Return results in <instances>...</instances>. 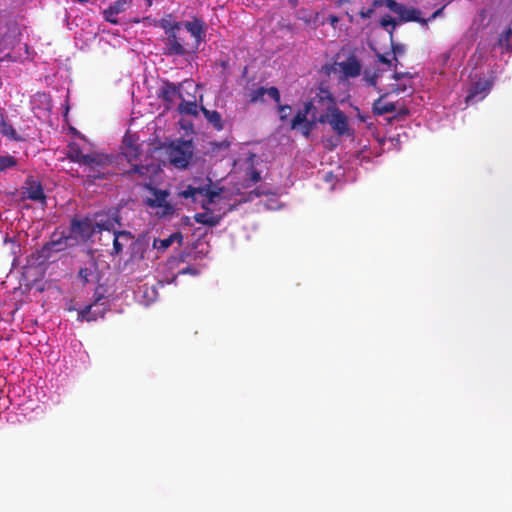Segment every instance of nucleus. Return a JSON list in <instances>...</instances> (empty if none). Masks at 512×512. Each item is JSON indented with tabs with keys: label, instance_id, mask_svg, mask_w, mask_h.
Masks as SVG:
<instances>
[{
	"label": "nucleus",
	"instance_id": "nucleus-18",
	"mask_svg": "<svg viewBox=\"0 0 512 512\" xmlns=\"http://www.w3.org/2000/svg\"><path fill=\"white\" fill-rule=\"evenodd\" d=\"M266 94L269 95L276 103L280 102V92L275 86L270 88L259 87L252 90L249 94V100L251 103L261 102Z\"/></svg>",
	"mask_w": 512,
	"mask_h": 512
},
{
	"label": "nucleus",
	"instance_id": "nucleus-36",
	"mask_svg": "<svg viewBox=\"0 0 512 512\" xmlns=\"http://www.w3.org/2000/svg\"><path fill=\"white\" fill-rule=\"evenodd\" d=\"M277 104H278V111L280 113V120L283 121L287 118V116H288L287 111L291 110V106L288 104L282 105V104H280V102Z\"/></svg>",
	"mask_w": 512,
	"mask_h": 512
},
{
	"label": "nucleus",
	"instance_id": "nucleus-13",
	"mask_svg": "<svg viewBox=\"0 0 512 512\" xmlns=\"http://www.w3.org/2000/svg\"><path fill=\"white\" fill-rule=\"evenodd\" d=\"M492 85L493 82L491 80H478L474 82L465 97V102L469 104L482 100L489 93Z\"/></svg>",
	"mask_w": 512,
	"mask_h": 512
},
{
	"label": "nucleus",
	"instance_id": "nucleus-26",
	"mask_svg": "<svg viewBox=\"0 0 512 512\" xmlns=\"http://www.w3.org/2000/svg\"><path fill=\"white\" fill-rule=\"evenodd\" d=\"M124 10L123 4L116 3L114 5L109 6L103 11L104 19L112 24H118L119 21L117 19V15Z\"/></svg>",
	"mask_w": 512,
	"mask_h": 512
},
{
	"label": "nucleus",
	"instance_id": "nucleus-54",
	"mask_svg": "<svg viewBox=\"0 0 512 512\" xmlns=\"http://www.w3.org/2000/svg\"><path fill=\"white\" fill-rule=\"evenodd\" d=\"M397 90H398V91H403V92H404V91L406 90V87H405V86H403V87H401V88L399 87Z\"/></svg>",
	"mask_w": 512,
	"mask_h": 512
},
{
	"label": "nucleus",
	"instance_id": "nucleus-16",
	"mask_svg": "<svg viewBox=\"0 0 512 512\" xmlns=\"http://www.w3.org/2000/svg\"><path fill=\"white\" fill-rule=\"evenodd\" d=\"M338 66L347 78H355L361 74L362 65L355 55H350L345 61L339 62Z\"/></svg>",
	"mask_w": 512,
	"mask_h": 512
},
{
	"label": "nucleus",
	"instance_id": "nucleus-1",
	"mask_svg": "<svg viewBox=\"0 0 512 512\" xmlns=\"http://www.w3.org/2000/svg\"><path fill=\"white\" fill-rule=\"evenodd\" d=\"M206 36V24L201 18L184 21L164 40V54L185 56L198 50Z\"/></svg>",
	"mask_w": 512,
	"mask_h": 512
},
{
	"label": "nucleus",
	"instance_id": "nucleus-40",
	"mask_svg": "<svg viewBox=\"0 0 512 512\" xmlns=\"http://www.w3.org/2000/svg\"><path fill=\"white\" fill-rule=\"evenodd\" d=\"M249 180L252 182V183H257L261 180V174L259 171L255 170V169H251V171L249 172Z\"/></svg>",
	"mask_w": 512,
	"mask_h": 512
},
{
	"label": "nucleus",
	"instance_id": "nucleus-2",
	"mask_svg": "<svg viewBox=\"0 0 512 512\" xmlns=\"http://www.w3.org/2000/svg\"><path fill=\"white\" fill-rule=\"evenodd\" d=\"M93 298L94 300L91 304L86 305L78 311L77 319L79 321H96L99 318H103L106 311L109 309V302L101 287L96 288Z\"/></svg>",
	"mask_w": 512,
	"mask_h": 512
},
{
	"label": "nucleus",
	"instance_id": "nucleus-30",
	"mask_svg": "<svg viewBox=\"0 0 512 512\" xmlns=\"http://www.w3.org/2000/svg\"><path fill=\"white\" fill-rule=\"evenodd\" d=\"M131 248V259H143L144 258V244L141 241L135 240L134 238L130 242Z\"/></svg>",
	"mask_w": 512,
	"mask_h": 512
},
{
	"label": "nucleus",
	"instance_id": "nucleus-20",
	"mask_svg": "<svg viewBox=\"0 0 512 512\" xmlns=\"http://www.w3.org/2000/svg\"><path fill=\"white\" fill-rule=\"evenodd\" d=\"M113 249L111 255H119L126 245H130L133 235L129 231H114Z\"/></svg>",
	"mask_w": 512,
	"mask_h": 512
},
{
	"label": "nucleus",
	"instance_id": "nucleus-47",
	"mask_svg": "<svg viewBox=\"0 0 512 512\" xmlns=\"http://www.w3.org/2000/svg\"><path fill=\"white\" fill-rule=\"evenodd\" d=\"M327 21L333 26L335 27L336 24L339 22V17L336 16V15H330L327 19Z\"/></svg>",
	"mask_w": 512,
	"mask_h": 512
},
{
	"label": "nucleus",
	"instance_id": "nucleus-28",
	"mask_svg": "<svg viewBox=\"0 0 512 512\" xmlns=\"http://www.w3.org/2000/svg\"><path fill=\"white\" fill-rule=\"evenodd\" d=\"M87 154H84L78 145L73 144L69 146L67 157L76 163L84 165Z\"/></svg>",
	"mask_w": 512,
	"mask_h": 512
},
{
	"label": "nucleus",
	"instance_id": "nucleus-33",
	"mask_svg": "<svg viewBox=\"0 0 512 512\" xmlns=\"http://www.w3.org/2000/svg\"><path fill=\"white\" fill-rule=\"evenodd\" d=\"M17 161L13 156H0V171L16 166Z\"/></svg>",
	"mask_w": 512,
	"mask_h": 512
},
{
	"label": "nucleus",
	"instance_id": "nucleus-23",
	"mask_svg": "<svg viewBox=\"0 0 512 512\" xmlns=\"http://www.w3.org/2000/svg\"><path fill=\"white\" fill-rule=\"evenodd\" d=\"M201 112L203 113L206 120L218 131H221L224 126L222 122L221 114L216 110H209L204 106L200 107Z\"/></svg>",
	"mask_w": 512,
	"mask_h": 512
},
{
	"label": "nucleus",
	"instance_id": "nucleus-43",
	"mask_svg": "<svg viewBox=\"0 0 512 512\" xmlns=\"http://www.w3.org/2000/svg\"><path fill=\"white\" fill-rule=\"evenodd\" d=\"M374 12V9L373 8H369V9H362L360 12H359V15L366 19V18H370L372 16Z\"/></svg>",
	"mask_w": 512,
	"mask_h": 512
},
{
	"label": "nucleus",
	"instance_id": "nucleus-22",
	"mask_svg": "<svg viewBox=\"0 0 512 512\" xmlns=\"http://www.w3.org/2000/svg\"><path fill=\"white\" fill-rule=\"evenodd\" d=\"M314 108V103L306 102L303 106V109L299 110L296 115L293 117L291 121V128L297 129L302 122H306L308 120V115L312 116Z\"/></svg>",
	"mask_w": 512,
	"mask_h": 512
},
{
	"label": "nucleus",
	"instance_id": "nucleus-51",
	"mask_svg": "<svg viewBox=\"0 0 512 512\" xmlns=\"http://www.w3.org/2000/svg\"><path fill=\"white\" fill-rule=\"evenodd\" d=\"M6 121L5 116L2 112H0V125Z\"/></svg>",
	"mask_w": 512,
	"mask_h": 512
},
{
	"label": "nucleus",
	"instance_id": "nucleus-7",
	"mask_svg": "<svg viewBox=\"0 0 512 512\" xmlns=\"http://www.w3.org/2000/svg\"><path fill=\"white\" fill-rule=\"evenodd\" d=\"M318 120L321 124L328 123L338 136H344L349 133L348 117L339 107L336 108V111H332L331 113L319 114Z\"/></svg>",
	"mask_w": 512,
	"mask_h": 512
},
{
	"label": "nucleus",
	"instance_id": "nucleus-3",
	"mask_svg": "<svg viewBox=\"0 0 512 512\" xmlns=\"http://www.w3.org/2000/svg\"><path fill=\"white\" fill-rule=\"evenodd\" d=\"M194 146L190 140H177L170 143L167 155L170 163L179 169H185L193 156Z\"/></svg>",
	"mask_w": 512,
	"mask_h": 512
},
{
	"label": "nucleus",
	"instance_id": "nucleus-53",
	"mask_svg": "<svg viewBox=\"0 0 512 512\" xmlns=\"http://www.w3.org/2000/svg\"><path fill=\"white\" fill-rule=\"evenodd\" d=\"M219 146H221V147H228V146H229V144H228V143L223 142V143H221Z\"/></svg>",
	"mask_w": 512,
	"mask_h": 512
},
{
	"label": "nucleus",
	"instance_id": "nucleus-11",
	"mask_svg": "<svg viewBox=\"0 0 512 512\" xmlns=\"http://www.w3.org/2000/svg\"><path fill=\"white\" fill-rule=\"evenodd\" d=\"M120 220L116 212L113 214L101 212L95 215L94 228L95 232L117 231L116 227L120 226Z\"/></svg>",
	"mask_w": 512,
	"mask_h": 512
},
{
	"label": "nucleus",
	"instance_id": "nucleus-17",
	"mask_svg": "<svg viewBox=\"0 0 512 512\" xmlns=\"http://www.w3.org/2000/svg\"><path fill=\"white\" fill-rule=\"evenodd\" d=\"M182 86V84H174L172 82H169V81H165L162 85V87L160 88V91H159V97L167 104V105H172L173 102H174V99L176 97L182 99V93L180 92V87Z\"/></svg>",
	"mask_w": 512,
	"mask_h": 512
},
{
	"label": "nucleus",
	"instance_id": "nucleus-35",
	"mask_svg": "<svg viewBox=\"0 0 512 512\" xmlns=\"http://www.w3.org/2000/svg\"><path fill=\"white\" fill-rule=\"evenodd\" d=\"M185 274H190L192 276H197L200 274V271L199 269L195 268V267H191V266H187L181 270L178 271L177 275H185Z\"/></svg>",
	"mask_w": 512,
	"mask_h": 512
},
{
	"label": "nucleus",
	"instance_id": "nucleus-9",
	"mask_svg": "<svg viewBox=\"0 0 512 512\" xmlns=\"http://www.w3.org/2000/svg\"><path fill=\"white\" fill-rule=\"evenodd\" d=\"M308 102L314 103L313 111L316 115L328 114L332 111H336L337 103L332 93L325 88H319L315 96Z\"/></svg>",
	"mask_w": 512,
	"mask_h": 512
},
{
	"label": "nucleus",
	"instance_id": "nucleus-12",
	"mask_svg": "<svg viewBox=\"0 0 512 512\" xmlns=\"http://www.w3.org/2000/svg\"><path fill=\"white\" fill-rule=\"evenodd\" d=\"M70 231L73 235L87 240L95 233L94 223L87 217L84 219L73 218L70 222Z\"/></svg>",
	"mask_w": 512,
	"mask_h": 512
},
{
	"label": "nucleus",
	"instance_id": "nucleus-50",
	"mask_svg": "<svg viewBox=\"0 0 512 512\" xmlns=\"http://www.w3.org/2000/svg\"><path fill=\"white\" fill-rule=\"evenodd\" d=\"M288 3L291 7L295 8L298 5L299 0H288Z\"/></svg>",
	"mask_w": 512,
	"mask_h": 512
},
{
	"label": "nucleus",
	"instance_id": "nucleus-14",
	"mask_svg": "<svg viewBox=\"0 0 512 512\" xmlns=\"http://www.w3.org/2000/svg\"><path fill=\"white\" fill-rule=\"evenodd\" d=\"M70 238L71 237L69 236H61L44 244L38 252L39 258L48 260L51 258L52 252H60L65 250L68 246L67 242Z\"/></svg>",
	"mask_w": 512,
	"mask_h": 512
},
{
	"label": "nucleus",
	"instance_id": "nucleus-42",
	"mask_svg": "<svg viewBox=\"0 0 512 512\" xmlns=\"http://www.w3.org/2000/svg\"><path fill=\"white\" fill-rule=\"evenodd\" d=\"M90 275V271L88 268H81L78 272V277L84 282L87 283L89 281L88 277Z\"/></svg>",
	"mask_w": 512,
	"mask_h": 512
},
{
	"label": "nucleus",
	"instance_id": "nucleus-10",
	"mask_svg": "<svg viewBox=\"0 0 512 512\" xmlns=\"http://www.w3.org/2000/svg\"><path fill=\"white\" fill-rule=\"evenodd\" d=\"M112 163V158L102 153L87 154L84 165L89 167L90 176L93 178H103L104 173L101 168L107 167Z\"/></svg>",
	"mask_w": 512,
	"mask_h": 512
},
{
	"label": "nucleus",
	"instance_id": "nucleus-37",
	"mask_svg": "<svg viewBox=\"0 0 512 512\" xmlns=\"http://www.w3.org/2000/svg\"><path fill=\"white\" fill-rule=\"evenodd\" d=\"M396 25V21L394 18H392L391 16L389 15H386L384 16L382 19H381V26L383 28H387L388 26H392V30L394 29Z\"/></svg>",
	"mask_w": 512,
	"mask_h": 512
},
{
	"label": "nucleus",
	"instance_id": "nucleus-8",
	"mask_svg": "<svg viewBox=\"0 0 512 512\" xmlns=\"http://www.w3.org/2000/svg\"><path fill=\"white\" fill-rule=\"evenodd\" d=\"M153 197L146 200V205L156 209L158 217H166L174 214L175 209L172 204L167 201L169 193L166 190L151 188Z\"/></svg>",
	"mask_w": 512,
	"mask_h": 512
},
{
	"label": "nucleus",
	"instance_id": "nucleus-15",
	"mask_svg": "<svg viewBox=\"0 0 512 512\" xmlns=\"http://www.w3.org/2000/svg\"><path fill=\"white\" fill-rule=\"evenodd\" d=\"M296 18L302 21L308 28L316 30L325 24V20H320V14L312 10L301 8L296 12Z\"/></svg>",
	"mask_w": 512,
	"mask_h": 512
},
{
	"label": "nucleus",
	"instance_id": "nucleus-34",
	"mask_svg": "<svg viewBox=\"0 0 512 512\" xmlns=\"http://www.w3.org/2000/svg\"><path fill=\"white\" fill-rule=\"evenodd\" d=\"M512 37V28L508 27L501 35L498 40V44L500 46L504 45L505 43L508 44L510 41V38Z\"/></svg>",
	"mask_w": 512,
	"mask_h": 512
},
{
	"label": "nucleus",
	"instance_id": "nucleus-4",
	"mask_svg": "<svg viewBox=\"0 0 512 512\" xmlns=\"http://www.w3.org/2000/svg\"><path fill=\"white\" fill-rule=\"evenodd\" d=\"M222 188L213 189L212 181L207 178V183L200 186L188 185L185 190H182L179 195L185 199L191 198L193 202L197 201V195L203 197L201 201V207L204 210H208V205L215 202V199L220 196Z\"/></svg>",
	"mask_w": 512,
	"mask_h": 512
},
{
	"label": "nucleus",
	"instance_id": "nucleus-27",
	"mask_svg": "<svg viewBox=\"0 0 512 512\" xmlns=\"http://www.w3.org/2000/svg\"><path fill=\"white\" fill-rule=\"evenodd\" d=\"M181 103L178 106V112L182 115H198V106L195 100L187 101L185 99H181Z\"/></svg>",
	"mask_w": 512,
	"mask_h": 512
},
{
	"label": "nucleus",
	"instance_id": "nucleus-46",
	"mask_svg": "<svg viewBox=\"0 0 512 512\" xmlns=\"http://www.w3.org/2000/svg\"><path fill=\"white\" fill-rule=\"evenodd\" d=\"M377 58L380 63L388 65L389 67L391 66V60L388 59L385 55L378 53Z\"/></svg>",
	"mask_w": 512,
	"mask_h": 512
},
{
	"label": "nucleus",
	"instance_id": "nucleus-24",
	"mask_svg": "<svg viewBox=\"0 0 512 512\" xmlns=\"http://www.w3.org/2000/svg\"><path fill=\"white\" fill-rule=\"evenodd\" d=\"M175 241L181 242L182 235L179 232L172 233L165 239L156 238L153 241V248L159 251L167 250Z\"/></svg>",
	"mask_w": 512,
	"mask_h": 512
},
{
	"label": "nucleus",
	"instance_id": "nucleus-44",
	"mask_svg": "<svg viewBox=\"0 0 512 512\" xmlns=\"http://www.w3.org/2000/svg\"><path fill=\"white\" fill-rule=\"evenodd\" d=\"M404 77L412 78V75L409 72H397V71H395V73L393 75V78L397 81L401 80Z\"/></svg>",
	"mask_w": 512,
	"mask_h": 512
},
{
	"label": "nucleus",
	"instance_id": "nucleus-6",
	"mask_svg": "<svg viewBox=\"0 0 512 512\" xmlns=\"http://www.w3.org/2000/svg\"><path fill=\"white\" fill-rule=\"evenodd\" d=\"M385 5L399 16L401 22H417L424 26L428 24V20L421 17V11L417 8L407 7L395 0H385Z\"/></svg>",
	"mask_w": 512,
	"mask_h": 512
},
{
	"label": "nucleus",
	"instance_id": "nucleus-5",
	"mask_svg": "<svg viewBox=\"0 0 512 512\" xmlns=\"http://www.w3.org/2000/svg\"><path fill=\"white\" fill-rule=\"evenodd\" d=\"M123 155L127 161L132 165V168L125 172L126 175L132 176L133 174H139L144 177L149 172V166L141 164L142 149L139 144L132 141L131 138L124 139Z\"/></svg>",
	"mask_w": 512,
	"mask_h": 512
},
{
	"label": "nucleus",
	"instance_id": "nucleus-21",
	"mask_svg": "<svg viewBox=\"0 0 512 512\" xmlns=\"http://www.w3.org/2000/svg\"><path fill=\"white\" fill-rule=\"evenodd\" d=\"M222 215H216L208 206V210H205L203 213H196L194 215V220L198 224H202L208 227H215L219 225L222 220Z\"/></svg>",
	"mask_w": 512,
	"mask_h": 512
},
{
	"label": "nucleus",
	"instance_id": "nucleus-32",
	"mask_svg": "<svg viewBox=\"0 0 512 512\" xmlns=\"http://www.w3.org/2000/svg\"><path fill=\"white\" fill-rule=\"evenodd\" d=\"M181 24L182 22H172L171 20L165 18L161 19L160 21V26L164 30L166 37H168L169 34H171V32L176 29V26H180Z\"/></svg>",
	"mask_w": 512,
	"mask_h": 512
},
{
	"label": "nucleus",
	"instance_id": "nucleus-45",
	"mask_svg": "<svg viewBox=\"0 0 512 512\" xmlns=\"http://www.w3.org/2000/svg\"><path fill=\"white\" fill-rule=\"evenodd\" d=\"M446 5L442 6L441 8L437 9L429 18H427L426 20L431 21V20H434L435 18L441 16L443 14V11L445 9Z\"/></svg>",
	"mask_w": 512,
	"mask_h": 512
},
{
	"label": "nucleus",
	"instance_id": "nucleus-49",
	"mask_svg": "<svg viewBox=\"0 0 512 512\" xmlns=\"http://www.w3.org/2000/svg\"><path fill=\"white\" fill-rule=\"evenodd\" d=\"M383 3H385V0H374L371 8H377L381 6Z\"/></svg>",
	"mask_w": 512,
	"mask_h": 512
},
{
	"label": "nucleus",
	"instance_id": "nucleus-19",
	"mask_svg": "<svg viewBox=\"0 0 512 512\" xmlns=\"http://www.w3.org/2000/svg\"><path fill=\"white\" fill-rule=\"evenodd\" d=\"M26 197L33 201H44L45 194L40 182L28 178L25 182Z\"/></svg>",
	"mask_w": 512,
	"mask_h": 512
},
{
	"label": "nucleus",
	"instance_id": "nucleus-48",
	"mask_svg": "<svg viewBox=\"0 0 512 512\" xmlns=\"http://www.w3.org/2000/svg\"><path fill=\"white\" fill-rule=\"evenodd\" d=\"M281 28L290 33L294 32V30H295L294 24H291V23L283 24V25H281Z\"/></svg>",
	"mask_w": 512,
	"mask_h": 512
},
{
	"label": "nucleus",
	"instance_id": "nucleus-39",
	"mask_svg": "<svg viewBox=\"0 0 512 512\" xmlns=\"http://www.w3.org/2000/svg\"><path fill=\"white\" fill-rule=\"evenodd\" d=\"M364 79L369 85L376 86L378 75L376 73L369 75L367 72H365Z\"/></svg>",
	"mask_w": 512,
	"mask_h": 512
},
{
	"label": "nucleus",
	"instance_id": "nucleus-29",
	"mask_svg": "<svg viewBox=\"0 0 512 512\" xmlns=\"http://www.w3.org/2000/svg\"><path fill=\"white\" fill-rule=\"evenodd\" d=\"M317 123H319L318 116L316 115V112H313L312 117L306 120V122H302L299 126L303 136L308 138Z\"/></svg>",
	"mask_w": 512,
	"mask_h": 512
},
{
	"label": "nucleus",
	"instance_id": "nucleus-38",
	"mask_svg": "<svg viewBox=\"0 0 512 512\" xmlns=\"http://www.w3.org/2000/svg\"><path fill=\"white\" fill-rule=\"evenodd\" d=\"M392 52L394 53V59L397 61L396 55H401L405 52V46L399 43H391Z\"/></svg>",
	"mask_w": 512,
	"mask_h": 512
},
{
	"label": "nucleus",
	"instance_id": "nucleus-25",
	"mask_svg": "<svg viewBox=\"0 0 512 512\" xmlns=\"http://www.w3.org/2000/svg\"><path fill=\"white\" fill-rule=\"evenodd\" d=\"M396 110V106L393 102L384 101L383 97H379L373 103V112L377 115H384L386 113H392Z\"/></svg>",
	"mask_w": 512,
	"mask_h": 512
},
{
	"label": "nucleus",
	"instance_id": "nucleus-41",
	"mask_svg": "<svg viewBox=\"0 0 512 512\" xmlns=\"http://www.w3.org/2000/svg\"><path fill=\"white\" fill-rule=\"evenodd\" d=\"M35 100H39L41 103L46 104L48 106L50 104V97L46 93H37L35 95Z\"/></svg>",
	"mask_w": 512,
	"mask_h": 512
},
{
	"label": "nucleus",
	"instance_id": "nucleus-52",
	"mask_svg": "<svg viewBox=\"0 0 512 512\" xmlns=\"http://www.w3.org/2000/svg\"><path fill=\"white\" fill-rule=\"evenodd\" d=\"M351 0H338V4L342 5L344 3H349Z\"/></svg>",
	"mask_w": 512,
	"mask_h": 512
},
{
	"label": "nucleus",
	"instance_id": "nucleus-31",
	"mask_svg": "<svg viewBox=\"0 0 512 512\" xmlns=\"http://www.w3.org/2000/svg\"><path fill=\"white\" fill-rule=\"evenodd\" d=\"M0 133L3 136H6L11 140H15V141L20 140V137L18 136L16 130L7 121H5L4 123H2L0 125Z\"/></svg>",
	"mask_w": 512,
	"mask_h": 512
}]
</instances>
